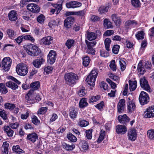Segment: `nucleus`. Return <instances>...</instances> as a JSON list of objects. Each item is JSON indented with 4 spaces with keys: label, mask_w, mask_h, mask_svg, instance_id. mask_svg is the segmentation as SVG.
I'll return each mask as SVG.
<instances>
[{
    "label": "nucleus",
    "mask_w": 154,
    "mask_h": 154,
    "mask_svg": "<svg viewBox=\"0 0 154 154\" xmlns=\"http://www.w3.org/2000/svg\"><path fill=\"white\" fill-rule=\"evenodd\" d=\"M111 42V40L109 38H106L104 41L105 48L106 50L108 51H110L109 47Z\"/></svg>",
    "instance_id": "obj_34"
},
{
    "label": "nucleus",
    "mask_w": 154,
    "mask_h": 154,
    "mask_svg": "<svg viewBox=\"0 0 154 154\" xmlns=\"http://www.w3.org/2000/svg\"><path fill=\"white\" fill-rule=\"evenodd\" d=\"M27 9L34 13H37L40 11V8L37 5L33 4H28L27 6Z\"/></svg>",
    "instance_id": "obj_15"
},
{
    "label": "nucleus",
    "mask_w": 154,
    "mask_h": 154,
    "mask_svg": "<svg viewBox=\"0 0 154 154\" xmlns=\"http://www.w3.org/2000/svg\"><path fill=\"white\" fill-rule=\"evenodd\" d=\"M108 9L109 7L107 6H102L99 8L98 11L101 14L105 13L107 12Z\"/></svg>",
    "instance_id": "obj_48"
},
{
    "label": "nucleus",
    "mask_w": 154,
    "mask_h": 154,
    "mask_svg": "<svg viewBox=\"0 0 154 154\" xmlns=\"http://www.w3.org/2000/svg\"><path fill=\"white\" fill-rule=\"evenodd\" d=\"M103 26L106 29L112 28L113 27L111 22L107 19H105L103 21Z\"/></svg>",
    "instance_id": "obj_31"
},
{
    "label": "nucleus",
    "mask_w": 154,
    "mask_h": 154,
    "mask_svg": "<svg viewBox=\"0 0 154 154\" xmlns=\"http://www.w3.org/2000/svg\"><path fill=\"white\" fill-rule=\"evenodd\" d=\"M125 24L127 26H129L131 25L135 26L137 24V23L134 20H129L126 22Z\"/></svg>",
    "instance_id": "obj_50"
},
{
    "label": "nucleus",
    "mask_w": 154,
    "mask_h": 154,
    "mask_svg": "<svg viewBox=\"0 0 154 154\" xmlns=\"http://www.w3.org/2000/svg\"><path fill=\"white\" fill-rule=\"evenodd\" d=\"M144 33L143 31H140L137 32L135 36L137 40H141L144 38Z\"/></svg>",
    "instance_id": "obj_39"
},
{
    "label": "nucleus",
    "mask_w": 154,
    "mask_h": 154,
    "mask_svg": "<svg viewBox=\"0 0 154 154\" xmlns=\"http://www.w3.org/2000/svg\"><path fill=\"white\" fill-rule=\"evenodd\" d=\"M77 113L74 109H71L70 111L69 115L72 119L75 118L76 117Z\"/></svg>",
    "instance_id": "obj_53"
},
{
    "label": "nucleus",
    "mask_w": 154,
    "mask_h": 154,
    "mask_svg": "<svg viewBox=\"0 0 154 154\" xmlns=\"http://www.w3.org/2000/svg\"><path fill=\"white\" fill-rule=\"evenodd\" d=\"M27 139L32 142L34 143L38 139V136L37 134L33 133L29 134L27 135Z\"/></svg>",
    "instance_id": "obj_26"
},
{
    "label": "nucleus",
    "mask_w": 154,
    "mask_h": 154,
    "mask_svg": "<svg viewBox=\"0 0 154 154\" xmlns=\"http://www.w3.org/2000/svg\"><path fill=\"white\" fill-rule=\"evenodd\" d=\"M115 60H112L110 62V63L109 65V66L110 68L113 71L116 70V66L115 64Z\"/></svg>",
    "instance_id": "obj_58"
},
{
    "label": "nucleus",
    "mask_w": 154,
    "mask_h": 154,
    "mask_svg": "<svg viewBox=\"0 0 154 154\" xmlns=\"http://www.w3.org/2000/svg\"><path fill=\"white\" fill-rule=\"evenodd\" d=\"M98 74V71L97 69H93L89 74L87 76V84L90 86L91 90H92L95 85V82Z\"/></svg>",
    "instance_id": "obj_1"
},
{
    "label": "nucleus",
    "mask_w": 154,
    "mask_h": 154,
    "mask_svg": "<svg viewBox=\"0 0 154 154\" xmlns=\"http://www.w3.org/2000/svg\"><path fill=\"white\" fill-rule=\"evenodd\" d=\"M24 48L26 52L29 55L34 56H37L40 52V49L37 46L33 44L25 45Z\"/></svg>",
    "instance_id": "obj_3"
},
{
    "label": "nucleus",
    "mask_w": 154,
    "mask_h": 154,
    "mask_svg": "<svg viewBox=\"0 0 154 154\" xmlns=\"http://www.w3.org/2000/svg\"><path fill=\"white\" fill-rule=\"evenodd\" d=\"M48 108L47 107H42L38 110V113L39 114H44L46 112Z\"/></svg>",
    "instance_id": "obj_60"
},
{
    "label": "nucleus",
    "mask_w": 154,
    "mask_h": 154,
    "mask_svg": "<svg viewBox=\"0 0 154 154\" xmlns=\"http://www.w3.org/2000/svg\"><path fill=\"white\" fill-rule=\"evenodd\" d=\"M16 71L19 75L25 76L28 72V69L27 65L23 63H19L17 66Z\"/></svg>",
    "instance_id": "obj_4"
},
{
    "label": "nucleus",
    "mask_w": 154,
    "mask_h": 154,
    "mask_svg": "<svg viewBox=\"0 0 154 154\" xmlns=\"http://www.w3.org/2000/svg\"><path fill=\"white\" fill-rule=\"evenodd\" d=\"M87 106V99L85 98H82L80 100L79 106L81 109H83Z\"/></svg>",
    "instance_id": "obj_35"
},
{
    "label": "nucleus",
    "mask_w": 154,
    "mask_h": 154,
    "mask_svg": "<svg viewBox=\"0 0 154 154\" xmlns=\"http://www.w3.org/2000/svg\"><path fill=\"white\" fill-rule=\"evenodd\" d=\"M8 17L10 20L11 21H15L17 18V14L14 10L11 11L8 14Z\"/></svg>",
    "instance_id": "obj_24"
},
{
    "label": "nucleus",
    "mask_w": 154,
    "mask_h": 154,
    "mask_svg": "<svg viewBox=\"0 0 154 154\" xmlns=\"http://www.w3.org/2000/svg\"><path fill=\"white\" fill-rule=\"evenodd\" d=\"M12 150L14 152L19 154L24 152V151L20 149V146L18 145L14 146L12 147Z\"/></svg>",
    "instance_id": "obj_36"
},
{
    "label": "nucleus",
    "mask_w": 154,
    "mask_h": 154,
    "mask_svg": "<svg viewBox=\"0 0 154 154\" xmlns=\"http://www.w3.org/2000/svg\"><path fill=\"white\" fill-rule=\"evenodd\" d=\"M119 48L120 46L118 45H114L112 49L113 53L115 54H118L119 51Z\"/></svg>",
    "instance_id": "obj_55"
},
{
    "label": "nucleus",
    "mask_w": 154,
    "mask_h": 154,
    "mask_svg": "<svg viewBox=\"0 0 154 154\" xmlns=\"http://www.w3.org/2000/svg\"><path fill=\"white\" fill-rule=\"evenodd\" d=\"M0 91L3 94H5L8 92L6 86L2 83L0 84Z\"/></svg>",
    "instance_id": "obj_45"
},
{
    "label": "nucleus",
    "mask_w": 154,
    "mask_h": 154,
    "mask_svg": "<svg viewBox=\"0 0 154 154\" xmlns=\"http://www.w3.org/2000/svg\"><path fill=\"white\" fill-rule=\"evenodd\" d=\"M62 147L65 150L69 151L73 150L75 149V146L73 143L69 145L66 143H63L62 144Z\"/></svg>",
    "instance_id": "obj_25"
},
{
    "label": "nucleus",
    "mask_w": 154,
    "mask_h": 154,
    "mask_svg": "<svg viewBox=\"0 0 154 154\" xmlns=\"http://www.w3.org/2000/svg\"><path fill=\"white\" fill-rule=\"evenodd\" d=\"M20 29L23 32H28L30 30L29 26L25 25H23L21 26Z\"/></svg>",
    "instance_id": "obj_59"
},
{
    "label": "nucleus",
    "mask_w": 154,
    "mask_h": 154,
    "mask_svg": "<svg viewBox=\"0 0 154 154\" xmlns=\"http://www.w3.org/2000/svg\"><path fill=\"white\" fill-rule=\"evenodd\" d=\"M129 89L131 91H133L137 87V82H132L131 80L129 81Z\"/></svg>",
    "instance_id": "obj_32"
},
{
    "label": "nucleus",
    "mask_w": 154,
    "mask_h": 154,
    "mask_svg": "<svg viewBox=\"0 0 154 154\" xmlns=\"http://www.w3.org/2000/svg\"><path fill=\"white\" fill-rule=\"evenodd\" d=\"M97 34L92 32L87 31V39L90 41L94 40L97 38Z\"/></svg>",
    "instance_id": "obj_29"
},
{
    "label": "nucleus",
    "mask_w": 154,
    "mask_h": 154,
    "mask_svg": "<svg viewBox=\"0 0 154 154\" xmlns=\"http://www.w3.org/2000/svg\"><path fill=\"white\" fill-rule=\"evenodd\" d=\"M9 145V143L7 142H4L3 143L2 147L4 148V152L5 154H7L8 153Z\"/></svg>",
    "instance_id": "obj_51"
},
{
    "label": "nucleus",
    "mask_w": 154,
    "mask_h": 154,
    "mask_svg": "<svg viewBox=\"0 0 154 154\" xmlns=\"http://www.w3.org/2000/svg\"><path fill=\"white\" fill-rule=\"evenodd\" d=\"M47 4L49 6H52L55 8V9H51L50 12L51 14H54L56 11H57L56 14H58L62 9L61 4H53L50 2H48L47 3Z\"/></svg>",
    "instance_id": "obj_9"
},
{
    "label": "nucleus",
    "mask_w": 154,
    "mask_h": 154,
    "mask_svg": "<svg viewBox=\"0 0 154 154\" xmlns=\"http://www.w3.org/2000/svg\"><path fill=\"white\" fill-rule=\"evenodd\" d=\"M104 106V103L103 101H101L100 103L97 104L95 106V107L100 110L103 108Z\"/></svg>",
    "instance_id": "obj_64"
},
{
    "label": "nucleus",
    "mask_w": 154,
    "mask_h": 154,
    "mask_svg": "<svg viewBox=\"0 0 154 154\" xmlns=\"http://www.w3.org/2000/svg\"><path fill=\"white\" fill-rule=\"evenodd\" d=\"M56 58V54L54 50H51L47 56V60L50 64H53Z\"/></svg>",
    "instance_id": "obj_11"
},
{
    "label": "nucleus",
    "mask_w": 154,
    "mask_h": 154,
    "mask_svg": "<svg viewBox=\"0 0 154 154\" xmlns=\"http://www.w3.org/2000/svg\"><path fill=\"white\" fill-rule=\"evenodd\" d=\"M53 41V38L50 36L43 38L41 39L40 44L47 45H50Z\"/></svg>",
    "instance_id": "obj_18"
},
{
    "label": "nucleus",
    "mask_w": 154,
    "mask_h": 154,
    "mask_svg": "<svg viewBox=\"0 0 154 154\" xmlns=\"http://www.w3.org/2000/svg\"><path fill=\"white\" fill-rule=\"evenodd\" d=\"M112 18L116 26H119L121 23V20L120 18L116 14H114L112 15Z\"/></svg>",
    "instance_id": "obj_30"
},
{
    "label": "nucleus",
    "mask_w": 154,
    "mask_h": 154,
    "mask_svg": "<svg viewBox=\"0 0 154 154\" xmlns=\"http://www.w3.org/2000/svg\"><path fill=\"white\" fill-rule=\"evenodd\" d=\"M151 66V63L150 61H147L145 62L144 65L142 64L141 62H140L138 65V71L141 75H143L146 72L145 68L147 69L150 68Z\"/></svg>",
    "instance_id": "obj_5"
},
{
    "label": "nucleus",
    "mask_w": 154,
    "mask_h": 154,
    "mask_svg": "<svg viewBox=\"0 0 154 154\" xmlns=\"http://www.w3.org/2000/svg\"><path fill=\"white\" fill-rule=\"evenodd\" d=\"M74 41L72 39H68L65 45L68 49L70 48L74 45Z\"/></svg>",
    "instance_id": "obj_42"
},
{
    "label": "nucleus",
    "mask_w": 154,
    "mask_h": 154,
    "mask_svg": "<svg viewBox=\"0 0 154 154\" xmlns=\"http://www.w3.org/2000/svg\"><path fill=\"white\" fill-rule=\"evenodd\" d=\"M127 111L131 113L133 112L136 109V105L134 101H130L127 102Z\"/></svg>",
    "instance_id": "obj_21"
},
{
    "label": "nucleus",
    "mask_w": 154,
    "mask_h": 154,
    "mask_svg": "<svg viewBox=\"0 0 154 154\" xmlns=\"http://www.w3.org/2000/svg\"><path fill=\"white\" fill-rule=\"evenodd\" d=\"M143 116L146 118L154 117V105L148 107L144 112Z\"/></svg>",
    "instance_id": "obj_10"
},
{
    "label": "nucleus",
    "mask_w": 154,
    "mask_h": 154,
    "mask_svg": "<svg viewBox=\"0 0 154 154\" xmlns=\"http://www.w3.org/2000/svg\"><path fill=\"white\" fill-rule=\"evenodd\" d=\"M9 78L15 82L17 84L13 82L10 81L6 83V84L7 86L13 90H16L17 89L18 86L17 84L20 85L21 84V82L12 76H9Z\"/></svg>",
    "instance_id": "obj_6"
},
{
    "label": "nucleus",
    "mask_w": 154,
    "mask_h": 154,
    "mask_svg": "<svg viewBox=\"0 0 154 154\" xmlns=\"http://www.w3.org/2000/svg\"><path fill=\"white\" fill-rule=\"evenodd\" d=\"M96 42L95 41L88 42L87 41V53L89 54L94 55L95 51L93 47L96 44Z\"/></svg>",
    "instance_id": "obj_12"
},
{
    "label": "nucleus",
    "mask_w": 154,
    "mask_h": 154,
    "mask_svg": "<svg viewBox=\"0 0 154 154\" xmlns=\"http://www.w3.org/2000/svg\"><path fill=\"white\" fill-rule=\"evenodd\" d=\"M100 55L103 57H107L109 56V54L107 52L104 50H102L100 51Z\"/></svg>",
    "instance_id": "obj_63"
},
{
    "label": "nucleus",
    "mask_w": 154,
    "mask_h": 154,
    "mask_svg": "<svg viewBox=\"0 0 154 154\" xmlns=\"http://www.w3.org/2000/svg\"><path fill=\"white\" fill-rule=\"evenodd\" d=\"M3 129L4 131L7 134L8 137H12L13 136L14 132L8 126L5 125L3 128Z\"/></svg>",
    "instance_id": "obj_27"
},
{
    "label": "nucleus",
    "mask_w": 154,
    "mask_h": 154,
    "mask_svg": "<svg viewBox=\"0 0 154 154\" xmlns=\"http://www.w3.org/2000/svg\"><path fill=\"white\" fill-rule=\"evenodd\" d=\"M67 138L69 140L72 142H75L77 140L76 137L71 133L68 134Z\"/></svg>",
    "instance_id": "obj_47"
},
{
    "label": "nucleus",
    "mask_w": 154,
    "mask_h": 154,
    "mask_svg": "<svg viewBox=\"0 0 154 154\" xmlns=\"http://www.w3.org/2000/svg\"><path fill=\"white\" fill-rule=\"evenodd\" d=\"M5 108L7 109H9L12 110L15 108V105L14 104H12L9 103H7L4 105Z\"/></svg>",
    "instance_id": "obj_46"
},
{
    "label": "nucleus",
    "mask_w": 154,
    "mask_h": 154,
    "mask_svg": "<svg viewBox=\"0 0 154 154\" xmlns=\"http://www.w3.org/2000/svg\"><path fill=\"white\" fill-rule=\"evenodd\" d=\"M23 39L29 40L31 42H34L35 41V38L30 35H23Z\"/></svg>",
    "instance_id": "obj_52"
},
{
    "label": "nucleus",
    "mask_w": 154,
    "mask_h": 154,
    "mask_svg": "<svg viewBox=\"0 0 154 154\" xmlns=\"http://www.w3.org/2000/svg\"><path fill=\"white\" fill-rule=\"evenodd\" d=\"M90 20L94 22L99 21L100 18L98 16L95 15H91L90 17Z\"/></svg>",
    "instance_id": "obj_54"
},
{
    "label": "nucleus",
    "mask_w": 154,
    "mask_h": 154,
    "mask_svg": "<svg viewBox=\"0 0 154 154\" xmlns=\"http://www.w3.org/2000/svg\"><path fill=\"white\" fill-rule=\"evenodd\" d=\"M79 79L77 75L73 72H69L65 74L64 76L65 82L67 84L72 85L76 84Z\"/></svg>",
    "instance_id": "obj_2"
},
{
    "label": "nucleus",
    "mask_w": 154,
    "mask_h": 154,
    "mask_svg": "<svg viewBox=\"0 0 154 154\" xmlns=\"http://www.w3.org/2000/svg\"><path fill=\"white\" fill-rule=\"evenodd\" d=\"M119 62L121 70L122 71H123L126 68V62L125 61L122 59L120 60Z\"/></svg>",
    "instance_id": "obj_43"
},
{
    "label": "nucleus",
    "mask_w": 154,
    "mask_h": 154,
    "mask_svg": "<svg viewBox=\"0 0 154 154\" xmlns=\"http://www.w3.org/2000/svg\"><path fill=\"white\" fill-rule=\"evenodd\" d=\"M132 5L135 8H138L141 7V3L139 0H131Z\"/></svg>",
    "instance_id": "obj_37"
},
{
    "label": "nucleus",
    "mask_w": 154,
    "mask_h": 154,
    "mask_svg": "<svg viewBox=\"0 0 154 154\" xmlns=\"http://www.w3.org/2000/svg\"><path fill=\"white\" fill-rule=\"evenodd\" d=\"M100 98V96L99 95L91 97L89 100V102L90 103H91L96 102L99 100Z\"/></svg>",
    "instance_id": "obj_49"
},
{
    "label": "nucleus",
    "mask_w": 154,
    "mask_h": 154,
    "mask_svg": "<svg viewBox=\"0 0 154 154\" xmlns=\"http://www.w3.org/2000/svg\"><path fill=\"white\" fill-rule=\"evenodd\" d=\"M30 16H31V15L29 12H26V14H24L22 16V17L23 19L26 21H29L30 20Z\"/></svg>",
    "instance_id": "obj_62"
},
{
    "label": "nucleus",
    "mask_w": 154,
    "mask_h": 154,
    "mask_svg": "<svg viewBox=\"0 0 154 154\" xmlns=\"http://www.w3.org/2000/svg\"><path fill=\"white\" fill-rule=\"evenodd\" d=\"M128 139L132 141H134L137 137L136 130L134 129L129 130L128 131Z\"/></svg>",
    "instance_id": "obj_16"
},
{
    "label": "nucleus",
    "mask_w": 154,
    "mask_h": 154,
    "mask_svg": "<svg viewBox=\"0 0 154 154\" xmlns=\"http://www.w3.org/2000/svg\"><path fill=\"white\" fill-rule=\"evenodd\" d=\"M140 82V85L142 88L147 91H149L150 87L148 84L147 80L145 77L141 78Z\"/></svg>",
    "instance_id": "obj_13"
},
{
    "label": "nucleus",
    "mask_w": 154,
    "mask_h": 154,
    "mask_svg": "<svg viewBox=\"0 0 154 154\" xmlns=\"http://www.w3.org/2000/svg\"><path fill=\"white\" fill-rule=\"evenodd\" d=\"M105 135V131L103 130H102L100 131V135L97 140V142L99 143H101L103 140Z\"/></svg>",
    "instance_id": "obj_40"
},
{
    "label": "nucleus",
    "mask_w": 154,
    "mask_h": 154,
    "mask_svg": "<svg viewBox=\"0 0 154 154\" xmlns=\"http://www.w3.org/2000/svg\"><path fill=\"white\" fill-rule=\"evenodd\" d=\"M87 91L84 87H82L78 91V94L80 97L84 96L86 94Z\"/></svg>",
    "instance_id": "obj_44"
},
{
    "label": "nucleus",
    "mask_w": 154,
    "mask_h": 154,
    "mask_svg": "<svg viewBox=\"0 0 154 154\" xmlns=\"http://www.w3.org/2000/svg\"><path fill=\"white\" fill-rule=\"evenodd\" d=\"M7 33L8 37L11 39L14 38L16 35V32L12 29H8L7 30Z\"/></svg>",
    "instance_id": "obj_33"
},
{
    "label": "nucleus",
    "mask_w": 154,
    "mask_h": 154,
    "mask_svg": "<svg viewBox=\"0 0 154 154\" xmlns=\"http://www.w3.org/2000/svg\"><path fill=\"white\" fill-rule=\"evenodd\" d=\"M149 97L145 92L142 91L141 92L139 97V100L141 105L147 104L149 101Z\"/></svg>",
    "instance_id": "obj_7"
},
{
    "label": "nucleus",
    "mask_w": 154,
    "mask_h": 154,
    "mask_svg": "<svg viewBox=\"0 0 154 154\" xmlns=\"http://www.w3.org/2000/svg\"><path fill=\"white\" fill-rule=\"evenodd\" d=\"M37 20L39 23H44L45 20V17L43 14H40L38 17Z\"/></svg>",
    "instance_id": "obj_56"
},
{
    "label": "nucleus",
    "mask_w": 154,
    "mask_h": 154,
    "mask_svg": "<svg viewBox=\"0 0 154 154\" xmlns=\"http://www.w3.org/2000/svg\"><path fill=\"white\" fill-rule=\"evenodd\" d=\"M53 69V67L50 66H45L44 68V73L47 74L51 73Z\"/></svg>",
    "instance_id": "obj_41"
},
{
    "label": "nucleus",
    "mask_w": 154,
    "mask_h": 154,
    "mask_svg": "<svg viewBox=\"0 0 154 154\" xmlns=\"http://www.w3.org/2000/svg\"><path fill=\"white\" fill-rule=\"evenodd\" d=\"M116 131L118 134H124L126 133L127 128L125 126L118 125L116 127Z\"/></svg>",
    "instance_id": "obj_20"
},
{
    "label": "nucleus",
    "mask_w": 154,
    "mask_h": 154,
    "mask_svg": "<svg viewBox=\"0 0 154 154\" xmlns=\"http://www.w3.org/2000/svg\"><path fill=\"white\" fill-rule=\"evenodd\" d=\"M147 134L149 138L152 140H154V130H148Z\"/></svg>",
    "instance_id": "obj_57"
},
{
    "label": "nucleus",
    "mask_w": 154,
    "mask_h": 154,
    "mask_svg": "<svg viewBox=\"0 0 154 154\" xmlns=\"http://www.w3.org/2000/svg\"><path fill=\"white\" fill-rule=\"evenodd\" d=\"M82 4L76 1L69 2L66 4V7L68 8H75L81 6Z\"/></svg>",
    "instance_id": "obj_14"
},
{
    "label": "nucleus",
    "mask_w": 154,
    "mask_h": 154,
    "mask_svg": "<svg viewBox=\"0 0 154 154\" xmlns=\"http://www.w3.org/2000/svg\"><path fill=\"white\" fill-rule=\"evenodd\" d=\"M12 60L9 57L4 58L2 61V67L4 70L8 71L10 68Z\"/></svg>",
    "instance_id": "obj_8"
},
{
    "label": "nucleus",
    "mask_w": 154,
    "mask_h": 154,
    "mask_svg": "<svg viewBox=\"0 0 154 154\" xmlns=\"http://www.w3.org/2000/svg\"><path fill=\"white\" fill-rule=\"evenodd\" d=\"M44 60L43 59H36L33 61L32 63L33 66L37 68H39L43 62Z\"/></svg>",
    "instance_id": "obj_28"
},
{
    "label": "nucleus",
    "mask_w": 154,
    "mask_h": 154,
    "mask_svg": "<svg viewBox=\"0 0 154 154\" xmlns=\"http://www.w3.org/2000/svg\"><path fill=\"white\" fill-rule=\"evenodd\" d=\"M74 21V19L72 17H68L64 20V26L67 28H70L73 24Z\"/></svg>",
    "instance_id": "obj_23"
},
{
    "label": "nucleus",
    "mask_w": 154,
    "mask_h": 154,
    "mask_svg": "<svg viewBox=\"0 0 154 154\" xmlns=\"http://www.w3.org/2000/svg\"><path fill=\"white\" fill-rule=\"evenodd\" d=\"M30 87L34 90H37L40 87L39 82L38 81H35L31 83Z\"/></svg>",
    "instance_id": "obj_38"
},
{
    "label": "nucleus",
    "mask_w": 154,
    "mask_h": 154,
    "mask_svg": "<svg viewBox=\"0 0 154 154\" xmlns=\"http://www.w3.org/2000/svg\"><path fill=\"white\" fill-rule=\"evenodd\" d=\"M118 118L119 122L123 124H126L130 121V118L126 114L119 116Z\"/></svg>",
    "instance_id": "obj_19"
},
{
    "label": "nucleus",
    "mask_w": 154,
    "mask_h": 154,
    "mask_svg": "<svg viewBox=\"0 0 154 154\" xmlns=\"http://www.w3.org/2000/svg\"><path fill=\"white\" fill-rule=\"evenodd\" d=\"M32 123L35 125H38L40 122L37 117L35 116H33L32 117Z\"/></svg>",
    "instance_id": "obj_61"
},
{
    "label": "nucleus",
    "mask_w": 154,
    "mask_h": 154,
    "mask_svg": "<svg viewBox=\"0 0 154 154\" xmlns=\"http://www.w3.org/2000/svg\"><path fill=\"white\" fill-rule=\"evenodd\" d=\"M34 91L32 90H30L26 96V99L27 101L30 103H32L34 99Z\"/></svg>",
    "instance_id": "obj_22"
},
{
    "label": "nucleus",
    "mask_w": 154,
    "mask_h": 154,
    "mask_svg": "<svg viewBox=\"0 0 154 154\" xmlns=\"http://www.w3.org/2000/svg\"><path fill=\"white\" fill-rule=\"evenodd\" d=\"M125 100L124 99H122L119 100L117 105V111L119 113H122L125 109Z\"/></svg>",
    "instance_id": "obj_17"
}]
</instances>
